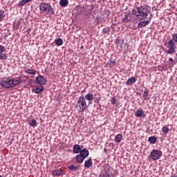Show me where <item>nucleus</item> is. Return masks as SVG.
<instances>
[{
  "instance_id": "nucleus-1",
  "label": "nucleus",
  "mask_w": 177,
  "mask_h": 177,
  "mask_svg": "<svg viewBox=\"0 0 177 177\" xmlns=\"http://www.w3.org/2000/svg\"><path fill=\"white\" fill-rule=\"evenodd\" d=\"M132 13L137 17L141 16L144 19H147V16H149V13H150V9L145 6L135 7L132 10Z\"/></svg>"
},
{
  "instance_id": "nucleus-2",
  "label": "nucleus",
  "mask_w": 177,
  "mask_h": 177,
  "mask_svg": "<svg viewBox=\"0 0 177 177\" xmlns=\"http://www.w3.org/2000/svg\"><path fill=\"white\" fill-rule=\"evenodd\" d=\"M39 9L44 15H55V11L52 6L46 3H41L39 4Z\"/></svg>"
},
{
  "instance_id": "nucleus-3",
  "label": "nucleus",
  "mask_w": 177,
  "mask_h": 177,
  "mask_svg": "<svg viewBox=\"0 0 177 177\" xmlns=\"http://www.w3.org/2000/svg\"><path fill=\"white\" fill-rule=\"evenodd\" d=\"M88 156H89V151L86 149H84L80 154L76 156V161L79 162V164H82Z\"/></svg>"
},
{
  "instance_id": "nucleus-4",
  "label": "nucleus",
  "mask_w": 177,
  "mask_h": 177,
  "mask_svg": "<svg viewBox=\"0 0 177 177\" xmlns=\"http://www.w3.org/2000/svg\"><path fill=\"white\" fill-rule=\"evenodd\" d=\"M165 45H167V48H169L167 51V55H172V53H175V43L174 42V40L170 39L167 44L165 43Z\"/></svg>"
},
{
  "instance_id": "nucleus-5",
  "label": "nucleus",
  "mask_w": 177,
  "mask_h": 177,
  "mask_svg": "<svg viewBox=\"0 0 177 177\" xmlns=\"http://www.w3.org/2000/svg\"><path fill=\"white\" fill-rule=\"evenodd\" d=\"M77 104L79 108L80 109V111L84 112L85 111V109H86V100H85V97H80L77 101Z\"/></svg>"
},
{
  "instance_id": "nucleus-6",
  "label": "nucleus",
  "mask_w": 177,
  "mask_h": 177,
  "mask_svg": "<svg viewBox=\"0 0 177 177\" xmlns=\"http://www.w3.org/2000/svg\"><path fill=\"white\" fill-rule=\"evenodd\" d=\"M23 82L21 80V77H12L10 80V85L11 88H15V86H17L20 85Z\"/></svg>"
},
{
  "instance_id": "nucleus-7",
  "label": "nucleus",
  "mask_w": 177,
  "mask_h": 177,
  "mask_svg": "<svg viewBox=\"0 0 177 177\" xmlns=\"http://www.w3.org/2000/svg\"><path fill=\"white\" fill-rule=\"evenodd\" d=\"M161 156H162V152L160 150L154 149L151 153V158L154 161H157V160H160L161 158Z\"/></svg>"
},
{
  "instance_id": "nucleus-8",
  "label": "nucleus",
  "mask_w": 177,
  "mask_h": 177,
  "mask_svg": "<svg viewBox=\"0 0 177 177\" xmlns=\"http://www.w3.org/2000/svg\"><path fill=\"white\" fill-rule=\"evenodd\" d=\"M36 81L39 85H46L48 80L42 75L36 77Z\"/></svg>"
},
{
  "instance_id": "nucleus-9",
  "label": "nucleus",
  "mask_w": 177,
  "mask_h": 177,
  "mask_svg": "<svg viewBox=\"0 0 177 177\" xmlns=\"http://www.w3.org/2000/svg\"><path fill=\"white\" fill-rule=\"evenodd\" d=\"M5 50V46L0 45V60H6V59L8 57V55L6 53H3Z\"/></svg>"
},
{
  "instance_id": "nucleus-10",
  "label": "nucleus",
  "mask_w": 177,
  "mask_h": 177,
  "mask_svg": "<svg viewBox=\"0 0 177 177\" xmlns=\"http://www.w3.org/2000/svg\"><path fill=\"white\" fill-rule=\"evenodd\" d=\"M81 151H82V149L81 148V146L78 145H75L73 146V152L75 153V154H78L80 153H81Z\"/></svg>"
},
{
  "instance_id": "nucleus-11",
  "label": "nucleus",
  "mask_w": 177,
  "mask_h": 177,
  "mask_svg": "<svg viewBox=\"0 0 177 177\" xmlns=\"http://www.w3.org/2000/svg\"><path fill=\"white\" fill-rule=\"evenodd\" d=\"M147 24H150V19L144 20V21H140L138 24V28H142L143 27H146V26H147Z\"/></svg>"
},
{
  "instance_id": "nucleus-12",
  "label": "nucleus",
  "mask_w": 177,
  "mask_h": 177,
  "mask_svg": "<svg viewBox=\"0 0 177 177\" xmlns=\"http://www.w3.org/2000/svg\"><path fill=\"white\" fill-rule=\"evenodd\" d=\"M1 85L3 86V88H11L10 80H3L1 83Z\"/></svg>"
},
{
  "instance_id": "nucleus-13",
  "label": "nucleus",
  "mask_w": 177,
  "mask_h": 177,
  "mask_svg": "<svg viewBox=\"0 0 177 177\" xmlns=\"http://www.w3.org/2000/svg\"><path fill=\"white\" fill-rule=\"evenodd\" d=\"M93 165V162H92V158H90L88 160L84 162V167L85 168H91Z\"/></svg>"
},
{
  "instance_id": "nucleus-14",
  "label": "nucleus",
  "mask_w": 177,
  "mask_h": 177,
  "mask_svg": "<svg viewBox=\"0 0 177 177\" xmlns=\"http://www.w3.org/2000/svg\"><path fill=\"white\" fill-rule=\"evenodd\" d=\"M34 93H42L44 92V86H40L39 87H36L32 90Z\"/></svg>"
},
{
  "instance_id": "nucleus-15",
  "label": "nucleus",
  "mask_w": 177,
  "mask_h": 177,
  "mask_svg": "<svg viewBox=\"0 0 177 177\" xmlns=\"http://www.w3.org/2000/svg\"><path fill=\"white\" fill-rule=\"evenodd\" d=\"M136 82V78L135 77H131L128 79V80L126 82L127 85H133V84H135Z\"/></svg>"
},
{
  "instance_id": "nucleus-16",
  "label": "nucleus",
  "mask_w": 177,
  "mask_h": 177,
  "mask_svg": "<svg viewBox=\"0 0 177 177\" xmlns=\"http://www.w3.org/2000/svg\"><path fill=\"white\" fill-rule=\"evenodd\" d=\"M63 174V171L61 169L53 170L52 175L53 176H60Z\"/></svg>"
},
{
  "instance_id": "nucleus-17",
  "label": "nucleus",
  "mask_w": 177,
  "mask_h": 177,
  "mask_svg": "<svg viewBox=\"0 0 177 177\" xmlns=\"http://www.w3.org/2000/svg\"><path fill=\"white\" fill-rule=\"evenodd\" d=\"M123 21L124 23H129V21H131V17H129V12H126L124 14V17L123 18Z\"/></svg>"
},
{
  "instance_id": "nucleus-18",
  "label": "nucleus",
  "mask_w": 177,
  "mask_h": 177,
  "mask_svg": "<svg viewBox=\"0 0 177 177\" xmlns=\"http://www.w3.org/2000/svg\"><path fill=\"white\" fill-rule=\"evenodd\" d=\"M59 5L62 8H66L68 5V0H60Z\"/></svg>"
},
{
  "instance_id": "nucleus-19",
  "label": "nucleus",
  "mask_w": 177,
  "mask_h": 177,
  "mask_svg": "<svg viewBox=\"0 0 177 177\" xmlns=\"http://www.w3.org/2000/svg\"><path fill=\"white\" fill-rule=\"evenodd\" d=\"M26 74H32V75H35L37 74V71L32 68H28L25 71Z\"/></svg>"
},
{
  "instance_id": "nucleus-20",
  "label": "nucleus",
  "mask_w": 177,
  "mask_h": 177,
  "mask_svg": "<svg viewBox=\"0 0 177 177\" xmlns=\"http://www.w3.org/2000/svg\"><path fill=\"white\" fill-rule=\"evenodd\" d=\"M148 140L151 145H155L157 142V138L155 136L149 137Z\"/></svg>"
},
{
  "instance_id": "nucleus-21",
  "label": "nucleus",
  "mask_w": 177,
  "mask_h": 177,
  "mask_svg": "<svg viewBox=\"0 0 177 177\" xmlns=\"http://www.w3.org/2000/svg\"><path fill=\"white\" fill-rule=\"evenodd\" d=\"M55 44L57 46H62L63 45V39L58 38L55 40Z\"/></svg>"
},
{
  "instance_id": "nucleus-22",
  "label": "nucleus",
  "mask_w": 177,
  "mask_h": 177,
  "mask_svg": "<svg viewBox=\"0 0 177 177\" xmlns=\"http://www.w3.org/2000/svg\"><path fill=\"white\" fill-rule=\"evenodd\" d=\"M84 99H86V100H88V102H91L93 100V95L92 93H88L85 95Z\"/></svg>"
},
{
  "instance_id": "nucleus-23",
  "label": "nucleus",
  "mask_w": 177,
  "mask_h": 177,
  "mask_svg": "<svg viewBox=\"0 0 177 177\" xmlns=\"http://www.w3.org/2000/svg\"><path fill=\"white\" fill-rule=\"evenodd\" d=\"M143 99H144V100H150V97H149V91L145 90L144 91Z\"/></svg>"
},
{
  "instance_id": "nucleus-24",
  "label": "nucleus",
  "mask_w": 177,
  "mask_h": 177,
  "mask_svg": "<svg viewBox=\"0 0 177 177\" xmlns=\"http://www.w3.org/2000/svg\"><path fill=\"white\" fill-rule=\"evenodd\" d=\"M32 0H22L19 2V6H24L26 3H28V2H31Z\"/></svg>"
},
{
  "instance_id": "nucleus-25",
  "label": "nucleus",
  "mask_w": 177,
  "mask_h": 177,
  "mask_svg": "<svg viewBox=\"0 0 177 177\" xmlns=\"http://www.w3.org/2000/svg\"><path fill=\"white\" fill-rule=\"evenodd\" d=\"M135 115L136 117H142L143 115V110L142 109H140V110H138L136 113H135Z\"/></svg>"
},
{
  "instance_id": "nucleus-26",
  "label": "nucleus",
  "mask_w": 177,
  "mask_h": 177,
  "mask_svg": "<svg viewBox=\"0 0 177 177\" xmlns=\"http://www.w3.org/2000/svg\"><path fill=\"white\" fill-rule=\"evenodd\" d=\"M3 19H5V11L0 10V22L3 21Z\"/></svg>"
},
{
  "instance_id": "nucleus-27",
  "label": "nucleus",
  "mask_w": 177,
  "mask_h": 177,
  "mask_svg": "<svg viewBox=\"0 0 177 177\" xmlns=\"http://www.w3.org/2000/svg\"><path fill=\"white\" fill-rule=\"evenodd\" d=\"M115 139L117 143H120V142L122 140V136L121 134H118L117 136H115Z\"/></svg>"
},
{
  "instance_id": "nucleus-28",
  "label": "nucleus",
  "mask_w": 177,
  "mask_h": 177,
  "mask_svg": "<svg viewBox=\"0 0 177 177\" xmlns=\"http://www.w3.org/2000/svg\"><path fill=\"white\" fill-rule=\"evenodd\" d=\"M37 120L34 119L29 121V125H30V127H37Z\"/></svg>"
},
{
  "instance_id": "nucleus-29",
  "label": "nucleus",
  "mask_w": 177,
  "mask_h": 177,
  "mask_svg": "<svg viewBox=\"0 0 177 177\" xmlns=\"http://www.w3.org/2000/svg\"><path fill=\"white\" fill-rule=\"evenodd\" d=\"M68 169H70V171H77V170H78V167L77 166H75V165H72L71 166H68Z\"/></svg>"
},
{
  "instance_id": "nucleus-30",
  "label": "nucleus",
  "mask_w": 177,
  "mask_h": 177,
  "mask_svg": "<svg viewBox=\"0 0 177 177\" xmlns=\"http://www.w3.org/2000/svg\"><path fill=\"white\" fill-rule=\"evenodd\" d=\"M162 131L163 133H168V132H169V128H168L167 126H165L162 127Z\"/></svg>"
},
{
  "instance_id": "nucleus-31",
  "label": "nucleus",
  "mask_w": 177,
  "mask_h": 177,
  "mask_svg": "<svg viewBox=\"0 0 177 177\" xmlns=\"http://www.w3.org/2000/svg\"><path fill=\"white\" fill-rule=\"evenodd\" d=\"M102 32H103V34H109V32H110V28H109V27L104 28L102 30Z\"/></svg>"
},
{
  "instance_id": "nucleus-32",
  "label": "nucleus",
  "mask_w": 177,
  "mask_h": 177,
  "mask_svg": "<svg viewBox=\"0 0 177 177\" xmlns=\"http://www.w3.org/2000/svg\"><path fill=\"white\" fill-rule=\"evenodd\" d=\"M173 39H174V42H177V33H174L173 35Z\"/></svg>"
},
{
  "instance_id": "nucleus-33",
  "label": "nucleus",
  "mask_w": 177,
  "mask_h": 177,
  "mask_svg": "<svg viewBox=\"0 0 177 177\" xmlns=\"http://www.w3.org/2000/svg\"><path fill=\"white\" fill-rule=\"evenodd\" d=\"M115 102H117V99L115 97H113L111 100V104H115Z\"/></svg>"
},
{
  "instance_id": "nucleus-34",
  "label": "nucleus",
  "mask_w": 177,
  "mask_h": 177,
  "mask_svg": "<svg viewBox=\"0 0 177 177\" xmlns=\"http://www.w3.org/2000/svg\"><path fill=\"white\" fill-rule=\"evenodd\" d=\"M169 62H174V59L173 58H169Z\"/></svg>"
},
{
  "instance_id": "nucleus-35",
  "label": "nucleus",
  "mask_w": 177,
  "mask_h": 177,
  "mask_svg": "<svg viewBox=\"0 0 177 177\" xmlns=\"http://www.w3.org/2000/svg\"><path fill=\"white\" fill-rule=\"evenodd\" d=\"M0 177H2V176L0 175Z\"/></svg>"
}]
</instances>
